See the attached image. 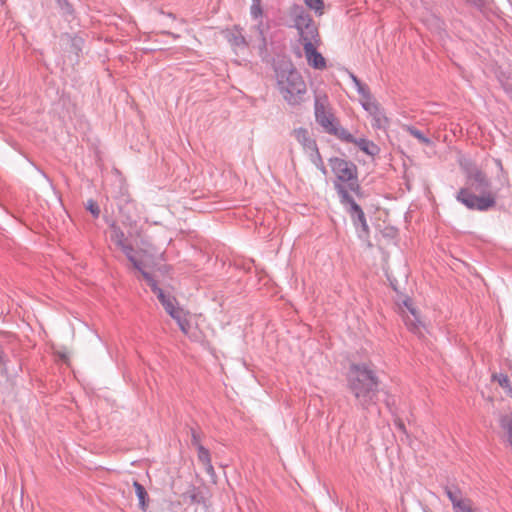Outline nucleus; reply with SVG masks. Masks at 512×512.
Segmentation results:
<instances>
[{
  "label": "nucleus",
  "instance_id": "obj_1",
  "mask_svg": "<svg viewBox=\"0 0 512 512\" xmlns=\"http://www.w3.org/2000/svg\"><path fill=\"white\" fill-rule=\"evenodd\" d=\"M493 161L498 169L497 180L500 184L495 191H491V181L484 171L473 164L464 167L466 186L458 191L456 200L467 209L485 212L494 208L501 189L509 187V177L501 160L495 158Z\"/></svg>",
  "mask_w": 512,
  "mask_h": 512
},
{
  "label": "nucleus",
  "instance_id": "obj_2",
  "mask_svg": "<svg viewBox=\"0 0 512 512\" xmlns=\"http://www.w3.org/2000/svg\"><path fill=\"white\" fill-rule=\"evenodd\" d=\"M348 389L363 410L375 406L382 390L381 380L371 363H352L347 374Z\"/></svg>",
  "mask_w": 512,
  "mask_h": 512
},
{
  "label": "nucleus",
  "instance_id": "obj_3",
  "mask_svg": "<svg viewBox=\"0 0 512 512\" xmlns=\"http://www.w3.org/2000/svg\"><path fill=\"white\" fill-rule=\"evenodd\" d=\"M275 72L283 98L290 105L300 104L306 93V84L300 73L290 62H282L275 68Z\"/></svg>",
  "mask_w": 512,
  "mask_h": 512
},
{
  "label": "nucleus",
  "instance_id": "obj_4",
  "mask_svg": "<svg viewBox=\"0 0 512 512\" xmlns=\"http://www.w3.org/2000/svg\"><path fill=\"white\" fill-rule=\"evenodd\" d=\"M334 188L340 198V203L346 207V211L349 213L352 222L358 231L359 237H367L369 234V226L362 208L350 196L347 188L343 184L335 182Z\"/></svg>",
  "mask_w": 512,
  "mask_h": 512
},
{
  "label": "nucleus",
  "instance_id": "obj_5",
  "mask_svg": "<svg viewBox=\"0 0 512 512\" xmlns=\"http://www.w3.org/2000/svg\"><path fill=\"white\" fill-rule=\"evenodd\" d=\"M291 16L302 43L318 45L320 42L318 28L310 14L302 6L294 5L291 9Z\"/></svg>",
  "mask_w": 512,
  "mask_h": 512
},
{
  "label": "nucleus",
  "instance_id": "obj_6",
  "mask_svg": "<svg viewBox=\"0 0 512 512\" xmlns=\"http://www.w3.org/2000/svg\"><path fill=\"white\" fill-rule=\"evenodd\" d=\"M332 172L336 175L340 184L346 182L348 189L356 194L360 192V185L358 183L357 166L348 160L334 157L329 159Z\"/></svg>",
  "mask_w": 512,
  "mask_h": 512
},
{
  "label": "nucleus",
  "instance_id": "obj_7",
  "mask_svg": "<svg viewBox=\"0 0 512 512\" xmlns=\"http://www.w3.org/2000/svg\"><path fill=\"white\" fill-rule=\"evenodd\" d=\"M315 118L317 123L324 129L325 132L330 133L337 125L336 118L328 107L327 97L317 95L315 97Z\"/></svg>",
  "mask_w": 512,
  "mask_h": 512
},
{
  "label": "nucleus",
  "instance_id": "obj_8",
  "mask_svg": "<svg viewBox=\"0 0 512 512\" xmlns=\"http://www.w3.org/2000/svg\"><path fill=\"white\" fill-rule=\"evenodd\" d=\"M293 135L295 139L303 146L304 150L308 153H310V156L313 160V162L316 161V159L319 162H322L321 156L317 147V144L315 140H313L307 129L305 128H298L293 131Z\"/></svg>",
  "mask_w": 512,
  "mask_h": 512
},
{
  "label": "nucleus",
  "instance_id": "obj_9",
  "mask_svg": "<svg viewBox=\"0 0 512 512\" xmlns=\"http://www.w3.org/2000/svg\"><path fill=\"white\" fill-rule=\"evenodd\" d=\"M304 53L308 64L314 69L323 70L326 68V60L316 50V45L310 43H304Z\"/></svg>",
  "mask_w": 512,
  "mask_h": 512
},
{
  "label": "nucleus",
  "instance_id": "obj_10",
  "mask_svg": "<svg viewBox=\"0 0 512 512\" xmlns=\"http://www.w3.org/2000/svg\"><path fill=\"white\" fill-rule=\"evenodd\" d=\"M197 455H198V460L204 466L206 473L212 479H214L216 477V473H215L214 467L211 462L209 450L206 449L204 446H199L197 449Z\"/></svg>",
  "mask_w": 512,
  "mask_h": 512
},
{
  "label": "nucleus",
  "instance_id": "obj_11",
  "mask_svg": "<svg viewBox=\"0 0 512 512\" xmlns=\"http://www.w3.org/2000/svg\"><path fill=\"white\" fill-rule=\"evenodd\" d=\"M445 493L452 503L454 512H458L469 500L463 499L459 489L454 487H445Z\"/></svg>",
  "mask_w": 512,
  "mask_h": 512
},
{
  "label": "nucleus",
  "instance_id": "obj_12",
  "mask_svg": "<svg viewBox=\"0 0 512 512\" xmlns=\"http://www.w3.org/2000/svg\"><path fill=\"white\" fill-rule=\"evenodd\" d=\"M156 296H157L158 300L161 302L165 311L170 316H174L173 314H175L178 310L181 309L175 305L176 299L173 296H171L170 294H165L164 291H162V292H159V294Z\"/></svg>",
  "mask_w": 512,
  "mask_h": 512
},
{
  "label": "nucleus",
  "instance_id": "obj_13",
  "mask_svg": "<svg viewBox=\"0 0 512 512\" xmlns=\"http://www.w3.org/2000/svg\"><path fill=\"white\" fill-rule=\"evenodd\" d=\"M173 315L174 316H171V317L177 322L180 330L185 335L191 337V334H190L191 324H190L189 320L187 319L186 313L184 312V310L181 308Z\"/></svg>",
  "mask_w": 512,
  "mask_h": 512
},
{
  "label": "nucleus",
  "instance_id": "obj_14",
  "mask_svg": "<svg viewBox=\"0 0 512 512\" xmlns=\"http://www.w3.org/2000/svg\"><path fill=\"white\" fill-rule=\"evenodd\" d=\"M405 305L408 307L409 311L412 314V317H407L405 320L406 326L409 330H411L414 333H421V327H423L422 322L419 320L416 310L409 306L407 302H405Z\"/></svg>",
  "mask_w": 512,
  "mask_h": 512
},
{
  "label": "nucleus",
  "instance_id": "obj_15",
  "mask_svg": "<svg viewBox=\"0 0 512 512\" xmlns=\"http://www.w3.org/2000/svg\"><path fill=\"white\" fill-rule=\"evenodd\" d=\"M184 500H189L191 504H201L204 503V496L201 491L193 485H190L189 488L182 494Z\"/></svg>",
  "mask_w": 512,
  "mask_h": 512
},
{
  "label": "nucleus",
  "instance_id": "obj_16",
  "mask_svg": "<svg viewBox=\"0 0 512 512\" xmlns=\"http://www.w3.org/2000/svg\"><path fill=\"white\" fill-rule=\"evenodd\" d=\"M499 424L505 433L508 443L512 446V413L502 415L499 419Z\"/></svg>",
  "mask_w": 512,
  "mask_h": 512
},
{
  "label": "nucleus",
  "instance_id": "obj_17",
  "mask_svg": "<svg viewBox=\"0 0 512 512\" xmlns=\"http://www.w3.org/2000/svg\"><path fill=\"white\" fill-rule=\"evenodd\" d=\"M372 117V126L376 129H386L389 124V120L383 110V108L378 109L375 113H373Z\"/></svg>",
  "mask_w": 512,
  "mask_h": 512
},
{
  "label": "nucleus",
  "instance_id": "obj_18",
  "mask_svg": "<svg viewBox=\"0 0 512 512\" xmlns=\"http://www.w3.org/2000/svg\"><path fill=\"white\" fill-rule=\"evenodd\" d=\"M110 230H111V233H110L111 241L117 247H121L122 245H124L126 243L125 234L119 226H117L115 223H112L110 225Z\"/></svg>",
  "mask_w": 512,
  "mask_h": 512
},
{
  "label": "nucleus",
  "instance_id": "obj_19",
  "mask_svg": "<svg viewBox=\"0 0 512 512\" xmlns=\"http://www.w3.org/2000/svg\"><path fill=\"white\" fill-rule=\"evenodd\" d=\"M353 144L368 155H374L378 149L373 142L365 138L356 139V142H353Z\"/></svg>",
  "mask_w": 512,
  "mask_h": 512
},
{
  "label": "nucleus",
  "instance_id": "obj_20",
  "mask_svg": "<svg viewBox=\"0 0 512 512\" xmlns=\"http://www.w3.org/2000/svg\"><path fill=\"white\" fill-rule=\"evenodd\" d=\"M133 486L135 489V493L139 500V506L142 510H146L147 507V498L148 494L146 492V489L142 484H140L138 481L133 482Z\"/></svg>",
  "mask_w": 512,
  "mask_h": 512
},
{
  "label": "nucleus",
  "instance_id": "obj_21",
  "mask_svg": "<svg viewBox=\"0 0 512 512\" xmlns=\"http://www.w3.org/2000/svg\"><path fill=\"white\" fill-rule=\"evenodd\" d=\"M329 134L338 137L340 140L345 141L347 143L356 142V138L348 132L346 129L340 127L338 124L333 128Z\"/></svg>",
  "mask_w": 512,
  "mask_h": 512
},
{
  "label": "nucleus",
  "instance_id": "obj_22",
  "mask_svg": "<svg viewBox=\"0 0 512 512\" xmlns=\"http://www.w3.org/2000/svg\"><path fill=\"white\" fill-rule=\"evenodd\" d=\"M123 253L126 255L128 260L132 263L133 267L137 270H141V266L143 265L141 261L135 258L134 249L132 245L125 243L121 247H119Z\"/></svg>",
  "mask_w": 512,
  "mask_h": 512
},
{
  "label": "nucleus",
  "instance_id": "obj_23",
  "mask_svg": "<svg viewBox=\"0 0 512 512\" xmlns=\"http://www.w3.org/2000/svg\"><path fill=\"white\" fill-rule=\"evenodd\" d=\"M403 129L407 131L410 135L415 137L422 144L430 145L432 143L431 140L428 137H426L422 131L418 130L414 126L404 125Z\"/></svg>",
  "mask_w": 512,
  "mask_h": 512
},
{
  "label": "nucleus",
  "instance_id": "obj_24",
  "mask_svg": "<svg viewBox=\"0 0 512 512\" xmlns=\"http://www.w3.org/2000/svg\"><path fill=\"white\" fill-rule=\"evenodd\" d=\"M143 278L145 279L148 286L151 288L154 294L158 295L159 292H162L163 290L158 287L156 280L153 278V276L144 270L143 265L141 266V270H138Z\"/></svg>",
  "mask_w": 512,
  "mask_h": 512
},
{
  "label": "nucleus",
  "instance_id": "obj_25",
  "mask_svg": "<svg viewBox=\"0 0 512 512\" xmlns=\"http://www.w3.org/2000/svg\"><path fill=\"white\" fill-rule=\"evenodd\" d=\"M143 278L145 279L148 286L151 288L154 294L158 295L159 292H162L163 290L158 287L156 280L153 278V276L144 270L143 265L141 266V270H138Z\"/></svg>",
  "mask_w": 512,
  "mask_h": 512
},
{
  "label": "nucleus",
  "instance_id": "obj_26",
  "mask_svg": "<svg viewBox=\"0 0 512 512\" xmlns=\"http://www.w3.org/2000/svg\"><path fill=\"white\" fill-rule=\"evenodd\" d=\"M228 41L233 47L244 48L247 46L244 36L238 31L231 32L229 34Z\"/></svg>",
  "mask_w": 512,
  "mask_h": 512
},
{
  "label": "nucleus",
  "instance_id": "obj_27",
  "mask_svg": "<svg viewBox=\"0 0 512 512\" xmlns=\"http://www.w3.org/2000/svg\"><path fill=\"white\" fill-rule=\"evenodd\" d=\"M493 380L496 381L503 389L507 390L508 392L512 391L510 380L507 375L505 374H494Z\"/></svg>",
  "mask_w": 512,
  "mask_h": 512
},
{
  "label": "nucleus",
  "instance_id": "obj_28",
  "mask_svg": "<svg viewBox=\"0 0 512 512\" xmlns=\"http://www.w3.org/2000/svg\"><path fill=\"white\" fill-rule=\"evenodd\" d=\"M304 3L318 15L323 14L324 2L323 0H303Z\"/></svg>",
  "mask_w": 512,
  "mask_h": 512
},
{
  "label": "nucleus",
  "instance_id": "obj_29",
  "mask_svg": "<svg viewBox=\"0 0 512 512\" xmlns=\"http://www.w3.org/2000/svg\"><path fill=\"white\" fill-rule=\"evenodd\" d=\"M363 108L370 114V116L373 115L378 109H380V105L372 100L370 97L369 99H365V101L362 103Z\"/></svg>",
  "mask_w": 512,
  "mask_h": 512
},
{
  "label": "nucleus",
  "instance_id": "obj_30",
  "mask_svg": "<svg viewBox=\"0 0 512 512\" xmlns=\"http://www.w3.org/2000/svg\"><path fill=\"white\" fill-rule=\"evenodd\" d=\"M57 4L64 16L68 17L73 14L72 5L67 0H57Z\"/></svg>",
  "mask_w": 512,
  "mask_h": 512
},
{
  "label": "nucleus",
  "instance_id": "obj_31",
  "mask_svg": "<svg viewBox=\"0 0 512 512\" xmlns=\"http://www.w3.org/2000/svg\"><path fill=\"white\" fill-rule=\"evenodd\" d=\"M86 209L92 214L94 218H98L100 215V207L96 201L90 199L85 205Z\"/></svg>",
  "mask_w": 512,
  "mask_h": 512
},
{
  "label": "nucleus",
  "instance_id": "obj_32",
  "mask_svg": "<svg viewBox=\"0 0 512 512\" xmlns=\"http://www.w3.org/2000/svg\"><path fill=\"white\" fill-rule=\"evenodd\" d=\"M357 88L358 93L364 98L369 99L371 97L369 89L366 85L362 84L361 82L357 85H355Z\"/></svg>",
  "mask_w": 512,
  "mask_h": 512
},
{
  "label": "nucleus",
  "instance_id": "obj_33",
  "mask_svg": "<svg viewBox=\"0 0 512 512\" xmlns=\"http://www.w3.org/2000/svg\"><path fill=\"white\" fill-rule=\"evenodd\" d=\"M251 14L254 18H258L262 14L261 2H252Z\"/></svg>",
  "mask_w": 512,
  "mask_h": 512
},
{
  "label": "nucleus",
  "instance_id": "obj_34",
  "mask_svg": "<svg viewBox=\"0 0 512 512\" xmlns=\"http://www.w3.org/2000/svg\"><path fill=\"white\" fill-rule=\"evenodd\" d=\"M83 43L82 38L75 37L71 39V46L75 52L76 55L81 51V45Z\"/></svg>",
  "mask_w": 512,
  "mask_h": 512
},
{
  "label": "nucleus",
  "instance_id": "obj_35",
  "mask_svg": "<svg viewBox=\"0 0 512 512\" xmlns=\"http://www.w3.org/2000/svg\"><path fill=\"white\" fill-rule=\"evenodd\" d=\"M191 443L196 449H198L199 446H203L200 442L199 434L194 429H191Z\"/></svg>",
  "mask_w": 512,
  "mask_h": 512
},
{
  "label": "nucleus",
  "instance_id": "obj_36",
  "mask_svg": "<svg viewBox=\"0 0 512 512\" xmlns=\"http://www.w3.org/2000/svg\"><path fill=\"white\" fill-rule=\"evenodd\" d=\"M500 82L505 89V91L511 96L512 98V78H507L506 81H503L500 79Z\"/></svg>",
  "mask_w": 512,
  "mask_h": 512
},
{
  "label": "nucleus",
  "instance_id": "obj_37",
  "mask_svg": "<svg viewBox=\"0 0 512 512\" xmlns=\"http://www.w3.org/2000/svg\"><path fill=\"white\" fill-rule=\"evenodd\" d=\"M7 356L3 348L0 346V367L7 371Z\"/></svg>",
  "mask_w": 512,
  "mask_h": 512
},
{
  "label": "nucleus",
  "instance_id": "obj_38",
  "mask_svg": "<svg viewBox=\"0 0 512 512\" xmlns=\"http://www.w3.org/2000/svg\"><path fill=\"white\" fill-rule=\"evenodd\" d=\"M395 425H396V427L398 428L399 431H401L403 433H406V428H405V425H404L402 420L396 419L395 420Z\"/></svg>",
  "mask_w": 512,
  "mask_h": 512
},
{
  "label": "nucleus",
  "instance_id": "obj_39",
  "mask_svg": "<svg viewBox=\"0 0 512 512\" xmlns=\"http://www.w3.org/2000/svg\"><path fill=\"white\" fill-rule=\"evenodd\" d=\"M458 512H476L472 509L470 500Z\"/></svg>",
  "mask_w": 512,
  "mask_h": 512
},
{
  "label": "nucleus",
  "instance_id": "obj_40",
  "mask_svg": "<svg viewBox=\"0 0 512 512\" xmlns=\"http://www.w3.org/2000/svg\"><path fill=\"white\" fill-rule=\"evenodd\" d=\"M469 3L475 5V6H480L482 5L483 1L484 0H467Z\"/></svg>",
  "mask_w": 512,
  "mask_h": 512
},
{
  "label": "nucleus",
  "instance_id": "obj_41",
  "mask_svg": "<svg viewBox=\"0 0 512 512\" xmlns=\"http://www.w3.org/2000/svg\"><path fill=\"white\" fill-rule=\"evenodd\" d=\"M352 82H354L355 85L359 84L361 81L353 74L350 75Z\"/></svg>",
  "mask_w": 512,
  "mask_h": 512
},
{
  "label": "nucleus",
  "instance_id": "obj_42",
  "mask_svg": "<svg viewBox=\"0 0 512 512\" xmlns=\"http://www.w3.org/2000/svg\"><path fill=\"white\" fill-rule=\"evenodd\" d=\"M60 358L63 360V361H67V356L66 354H60Z\"/></svg>",
  "mask_w": 512,
  "mask_h": 512
},
{
  "label": "nucleus",
  "instance_id": "obj_43",
  "mask_svg": "<svg viewBox=\"0 0 512 512\" xmlns=\"http://www.w3.org/2000/svg\"><path fill=\"white\" fill-rule=\"evenodd\" d=\"M165 33L168 34V35H171L174 38H178L179 37V35H176V34L171 33V32H165Z\"/></svg>",
  "mask_w": 512,
  "mask_h": 512
},
{
  "label": "nucleus",
  "instance_id": "obj_44",
  "mask_svg": "<svg viewBox=\"0 0 512 512\" xmlns=\"http://www.w3.org/2000/svg\"><path fill=\"white\" fill-rule=\"evenodd\" d=\"M386 405H387L388 407H390L391 402H390V400H389V399H387V400H386Z\"/></svg>",
  "mask_w": 512,
  "mask_h": 512
},
{
  "label": "nucleus",
  "instance_id": "obj_45",
  "mask_svg": "<svg viewBox=\"0 0 512 512\" xmlns=\"http://www.w3.org/2000/svg\"><path fill=\"white\" fill-rule=\"evenodd\" d=\"M168 16H169V17H171V18H173V19L175 18V17H174V15H173L172 13H169V14H168Z\"/></svg>",
  "mask_w": 512,
  "mask_h": 512
},
{
  "label": "nucleus",
  "instance_id": "obj_46",
  "mask_svg": "<svg viewBox=\"0 0 512 512\" xmlns=\"http://www.w3.org/2000/svg\"><path fill=\"white\" fill-rule=\"evenodd\" d=\"M252 2H261V0H252Z\"/></svg>",
  "mask_w": 512,
  "mask_h": 512
}]
</instances>
